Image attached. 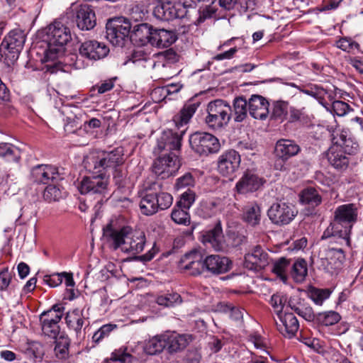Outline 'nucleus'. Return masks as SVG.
<instances>
[{"mask_svg": "<svg viewBox=\"0 0 363 363\" xmlns=\"http://www.w3.org/2000/svg\"><path fill=\"white\" fill-rule=\"evenodd\" d=\"M358 217V208L354 203L342 204L334 211V218L324 231L322 239L331 236L342 238L347 245L350 244V233Z\"/></svg>", "mask_w": 363, "mask_h": 363, "instance_id": "f257e3e1", "label": "nucleus"}, {"mask_svg": "<svg viewBox=\"0 0 363 363\" xmlns=\"http://www.w3.org/2000/svg\"><path fill=\"white\" fill-rule=\"evenodd\" d=\"M104 235L112 243L114 250L121 248L124 252L133 255L141 252L145 244L143 233H132L129 227L115 229L111 225L104 229Z\"/></svg>", "mask_w": 363, "mask_h": 363, "instance_id": "f03ea898", "label": "nucleus"}, {"mask_svg": "<svg viewBox=\"0 0 363 363\" xmlns=\"http://www.w3.org/2000/svg\"><path fill=\"white\" fill-rule=\"evenodd\" d=\"M123 149L121 147L109 152L91 153L84 160V167L89 171L100 172L108 168H116L124 162Z\"/></svg>", "mask_w": 363, "mask_h": 363, "instance_id": "7ed1b4c3", "label": "nucleus"}, {"mask_svg": "<svg viewBox=\"0 0 363 363\" xmlns=\"http://www.w3.org/2000/svg\"><path fill=\"white\" fill-rule=\"evenodd\" d=\"M25 41L26 35L23 30H11L0 45V61L9 67L13 65L18 58Z\"/></svg>", "mask_w": 363, "mask_h": 363, "instance_id": "20e7f679", "label": "nucleus"}, {"mask_svg": "<svg viewBox=\"0 0 363 363\" xmlns=\"http://www.w3.org/2000/svg\"><path fill=\"white\" fill-rule=\"evenodd\" d=\"M208 115L205 118L207 126L214 130H220L226 127L231 118V106L222 99L208 103Z\"/></svg>", "mask_w": 363, "mask_h": 363, "instance_id": "39448f33", "label": "nucleus"}, {"mask_svg": "<svg viewBox=\"0 0 363 363\" xmlns=\"http://www.w3.org/2000/svg\"><path fill=\"white\" fill-rule=\"evenodd\" d=\"M191 149L199 155L216 153L220 150V143L213 135L206 132H196L189 137Z\"/></svg>", "mask_w": 363, "mask_h": 363, "instance_id": "423d86ee", "label": "nucleus"}, {"mask_svg": "<svg viewBox=\"0 0 363 363\" xmlns=\"http://www.w3.org/2000/svg\"><path fill=\"white\" fill-rule=\"evenodd\" d=\"M320 267L326 272L337 274L345 260V252L341 248L327 247L319 252Z\"/></svg>", "mask_w": 363, "mask_h": 363, "instance_id": "0eeeda50", "label": "nucleus"}, {"mask_svg": "<svg viewBox=\"0 0 363 363\" xmlns=\"http://www.w3.org/2000/svg\"><path fill=\"white\" fill-rule=\"evenodd\" d=\"M106 38L116 46H123L130 33V23L123 17L110 19L106 26Z\"/></svg>", "mask_w": 363, "mask_h": 363, "instance_id": "6e6552de", "label": "nucleus"}, {"mask_svg": "<svg viewBox=\"0 0 363 363\" xmlns=\"http://www.w3.org/2000/svg\"><path fill=\"white\" fill-rule=\"evenodd\" d=\"M186 129L174 131L173 130H164L157 139L156 147L154 148V153H171L175 152L178 155L182 145V136Z\"/></svg>", "mask_w": 363, "mask_h": 363, "instance_id": "1a4fd4ad", "label": "nucleus"}, {"mask_svg": "<svg viewBox=\"0 0 363 363\" xmlns=\"http://www.w3.org/2000/svg\"><path fill=\"white\" fill-rule=\"evenodd\" d=\"M48 51L50 53H57L59 48L63 47L71 39L70 32L61 22L55 21L48 26Z\"/></svg>", "mask_w": 363, "mask_h": 363, "instance_id": "9d476101", "label": "nucleus"}, {"mask_svg": "<svg viewBox=\"0 0 363 363\" xmlns=\"http://www.w3.org/2000/svg\"><path fill=\"white\" fill-rule=\"evenodd\" d=\"M181 166L179 155L175 152L162 153L152 164L153 172L162 179L168 178L175 174Z\"/></svg>", "mask_w": 363, "mask_h": 363, "instance_id": "9b49d317", "label": "nucleus"}, {"mask_svg": "<svg viewBox=\"0 0 363 363\" xmlns=\"http://www.w3.org/2000/svg\"><path fill=\"white\" fill-rule=\"evenodd\" d=\"M108 179L103 174L84 177L78 185L82 194L99 197L108 191Z\"/></svg>", "mask_w": 363, "mask_h": 363, "instance_id": "f8f14e48", "label": "nucleus"}, {"mask_svg": "<svg viewBox=\"0 0 363 363\" xmlns=\"http://www.w3.org/2000/svg\"><path fill=\"white\" fill-rule=\"evenodd\" d=\"M297 213L298 211L294 205L284 202L273 203L267 211L269 220L277 225L290 223Z\"/></svg>", "mask_w": 363, "mask_h": 363, "instance_id": "ddd939ff", "label": "nucleus"}, {"mask_svg": "<svg viewBox=\"0 0 363 363\" xmlns=\"http://www.w3.org/2000/svg\"><path fill=\"white\" fill-rule=\"evenodd\" d=\"M30 178L37 184L57 183L63 179L59 169L50 164H38L30 170Z\"/></svg>", "mask_w": 363, "mask_h": 363, "instance_id": "4468645a", "label": "nucleus"}, {"mask_svg": "<svg viewBox=\"0 0 363 363\" xmlns=\"http://www.w3.org/2000/svg\"><path fill=\"white\" fill-rule=\"evenodd\" d=\"M201 242L206 247L212 248L216 252H225L229 249L220 221L212 229L203 233Z\"/></svg>", "mask_w": 363, "mask_h": 363, "instance_id": "2eb2a0df", "label": "nucleus"}, {"mask_svg": "<svg viewBox=\"0 0 363 363\" xmlns=\"http://www.w3.org/2000/svg\"><path fill=\"white\" fill-rule=\"evenodd\" d=\"M240 162L238 152L234 150H227L218 158V171L223 177H230L238 169Z\"/></svg>", "mask_w": 363, "mask_h": 363, "instance_id": "dca6fc26", "label": "nucleus"}, {"mask_svg": "<svg viewBox=\"0 0 363 363\" xmlns=\"http://www.w3.org/2000/svg\"><path fill=\"white\" fill-rule=\"evenodd\" d=\"M269 261V254L261 246L257 245L245 254L244 266L250 270L259 272L264 269Z\"/></svg>", "mask_w": 363, "mask_h": 363, "instance_id": "f3484780", "label": "nucleus"}, {"mask_svg": "<svg viewBox=\"0 0 363 363\" xmlns=\"http://www.w3.org/2000/svg\"><path fill=\"white\" fill-rule=\"evenodd\" d=\"M185 8L180 3L174 2L157 4L154 8V16L162 21H172L175 18H182L184 16Z\"/></svg>", "mask_w": 363, "mask_h": 363, "instance_id": "a211bd4d", "label": "nucleus"}, {"mask_svg": "<svg viewBox=\"0 0 363 363\" xmlns=\"http://www.w3.org/2000/svg\"><path fill=\"white\" fill-rule=\"evenodd\" d=\"M204 267L206 272L218 275L229 272L232 269L233 262L227 257L211 255L204 258Z\"/></svg>", "mask_w": 363, "mask_h": 363, "instance_id": "6ab92c4d", "label": "nucleus"}, {"mask_svg": "<svg viewBox=\"0 0 363 363\" xmlns=\"http://www.w3.org/2000/svg\"><path fill=\"white\" fill-rule=\"evenodd\" d=\"M299 151L300 147L294 141L286 139L278 140L275 145L274 154L278 159L281 160V162L279 163L277 161L275 163L276 168L281 169L283 166L282 162L295 156Z\"/></svg>", "mask_w": 363, "mask_h": 363, "instance_id": "aec40b11", "label": "nucleus"}, {"mask_svg": "<svg viewBox=\"0 0 363 363\" xmlns=\"http://www.w3.org/2000/svg\"><path fill=\"white\" fill-rule=\"evenodd\" d=\"M81 56L89 60H97L105 57L108 52V48L102 43L96 40H86L82 43L79 48Z\"/></svg>", "mask_w": 363, "mask_h": 363, "instance_id": "412c9836", "label": "nucleus"}, {"mask_svg": "<svg viewBox=\"0 0 363 363\" xmlns=\"http://www.w3.org/2000/svg\"><path fill=\"white\" fill-rule=\"evenodd\" d=\"M264 180L257 174L247 170L235 185V190L238 194H247L258 190L262 186Z\"/></svg>", "mask_w": 363, "mask_h": 363, "instance_id": "4be33fe9", "label": "nucleus"}, {"mask_svg": "<svg viewBox=\"0 0 363 363\" xmlns=\"http://www.w3.org/2000/svg\"><path fill=\"white\" fill-rule=\"evenodd\" d=\"M181 267L185 270H189L190 274L196 276L206 272L204 267V259L197 251H193L186 254L180 261Z\"/></svg>", "mask_w": 363, "mask_h": 363, "instance_id": "5701e85b", "label": "nucleus"}, {"mask_svg": "<svg viewBox=\"0 0 363 363\" xmlns=\"http://www.w3.org/2000/svg\"><path fill=\"white\" fill-rule=\"evenodd\" d=\"M77 27L82 30H89L96 24V15L91 7L87 4L80 5L76 13Z\"/></svg>", "mask_w": 363, "mask_h": 363, "instance_id": "b1692460", "label": "nucleus"}, {"mask_svg": "<svg viewBox=\"0 0 363 363\" xmlns=\"http://www.w3.org/2000/svg\"><path fill=\"white\" fill-rule=\"evenodd\" d=\"M279 322H276L277 330L286 337L291 338L297 333L299 323L292 313H285L278 316Z\"/></svg>", "mask_w": 363, "mask_h": 363, "instance_id": "393cba45", "label": "nucleus"}, {"mask_svg": "<svg viewBox=\"0 0 363 363\" xmlns=\"http://www.w3.org/2000/svg\"><path fill=\"white\" fill-rule=\"evenodd\" d=\"M347 155L349 154L338 145L330 146L326 152L330 164L339 171H345L349 166L350 160Z\"/></svg>", "mask_w": 363, "mask_h": 363, "instance_id": "a878e982", "label": "nucleus"}, {"mask_svg": "<svg viewBox=\"0 0 363 363\" xmlns=\"http://www.w3.org/2000/svg\"><path fill=\"white\" fill-rule=\"evenodd\" d=\"M247 102L249 113L252 118L260 120L267 118L269 104L265 98L259 95H252Z\"/></svg>", "mask_w": 363, "mask_h": 363, "instance_id": "bb28decb", "label": "nucleus"}, {"mask_svg": "<svg viewBox=\"0 0 363 363\" xmlns=\"http://www.w3.org/2000/svg\"><path fill=\"white\" fill-rule=\"evenodd\" d=\"M166 349L169 353L178 352L184 350L191 341L189 335H180L176 333L164 334Z\"/></svg>", "mask_w": 363, "mask_h": 363, "instance_id": "cd10ccee", "label": "nucleus"}, {"mask_svg": "<svg viewBox=\"0 0 363 363\" xmlns=\"http://www.w3.org/2000/svg\"><path fill=\"white\" fill-rule=\"evenodd\" d=\"M65 323L69 329L73 330L77 337L82 335V328L85 323L83 310L74 308L68 311L65 316Z\"/></svg>", "mask_w": 363, "mask_h": 363, "instance_id": "c85d7f7f", "label": "nucleus"}, {"mask_svg": "<svg viewBox=\"0 0 363 363\" xmlns=\"http://www.w3.org/2000/svg\"><path fill=\"white\" fill-rule=\"evenodd\" d=\"M176 40L174 34L165 29H153L150 44L157 48H167Z\"/></svg>", "mask_w": 363, "mask_h": 363, "instance_id": "c756f323", "label": "nucleus"}, {"mask_svg": "<svg viewBox=\"0 0 363 363\" xmlns=\"http://www.w3.org/2000/svg\"><path fill=\"white\" fill-rule=\"evenodd\" d=\"M201 102L199 99L193 98L191 99L181 110L179 116L174 119L178 129L184 125H186L193 115L196 111L197 108L200 106Z\"/></svg>", "mask_w": 363, "mask_h": 363, "instance_id": "7c9ffc66", "label": "nucleus"}, {"mask_svg": "<svg viewBox=\"0 0 363 363\" xmlns=\"http://www.w3.org/2000/svg\"><path fill=\"white\" fill-rule=\"evenodd\" d=\"M332 145H338L343 148L349 155L353 154L357 150V145L351 138H347L346 132L335 130L331 135Z\"/></svg>", "mask_w": 363, "mask_h": 363, "instance_id": "2f4dec72", "label": "nucleus"}, {"mask_svg": "<svg viewBox=\"0 0 363 363\" xmlns=\"http://www.w3.org/2000/svg\"><path fill=\"white\" fill-rule=\"evenodd\" d=\"M152 32L151 26L147 23H141L134 26L130 37L132 40L144 45L150 43Z\"/></svg>", "mask_w": 363, "mask_h": 363, "instance_id": "473e14b6", "label": "nucleus"}, {"mask_svg": "<svg viewBox=\"0 0 363 363\" xmlns=\"http://www.w3.org/2000/svg\"><path fill=\"white\" fill-rule=\"evenodd\" d=\"M249 112L248 102L243 96L236 97L233 100L231 118L237 123L242 122Z\"/></svg>", "mask_w": 363, "mask_h": 363, "instance_id": "72a5a7b5", "label": "nucleus"}, {"mask_svg": "<svg viewBox=\"0 0 363 363\" xmlns=\"http://www.w3.org/2000/svg\"><path fill=\"white\" fill-rule=\"evenodd\" d=\"M157 201L155 193H146L140 201L141 213L146 216H152L156 213L158 211Z\"/></svg>", "mask_w": 363, "mask_h": 363, "instance_id": "f704fd0d", "label": "nucleus"}, {"mask_svg": "<svg viewBox=\"0 0 363 363\" xmlns=\"http://www.w3.org/2000/svg\"><path fill=\"white\" fill-rule=\"evenodd\" d=\"M164 334L155 335L147 340L144 345V351L150 355L159 354L166 349Z\"/></svg>", "mask_w": 363, "mask_h": 363, "instance_id": "c9c22d12", "label": "nucleus"}, {"mask_svg": "<svg viewBox=\"0 0 363 363\" xmlns=\"http://www.w3.org/2000/svg\"><path fill=\"white\" fill-rule=\"evenodd\" d=\"M261 217V208L255 203L247 205L243 209L242 218L252 226L259 224Z\"/></svg>", "mask_w": 363, "mask_h": 363, "instance_id": "e433bc0d", "label": "nucleus"}, {"mask_svg": "<svg viewBox=\"0 0 363 363\" xmlns=\"http://www.w3.org/2000/svg\"><path fill=\"white\" fill-rule=\"evenodd\" d=\"M311 115L305 107L298 108L296 106L289 107L288 122L298 123L301 124H308L311 121Z\"/></svg>", "mask_w": 363, "mask_h": 363, "instance_id": "4c0bfd02", "label": "nucleus"}, {"mask_svg": "<svg viewBox=\"0 0 363 363\" xmlns=\"http://www.w3.org/2000/svg\"><path fill=\"white\" fill-rule=\"evenodd\" d=\"M300 201L302 203L315 207L320 204L322 198L315 189L308 187L301 191Z\"/></svg>", "mask_w": 363, "mask_h": 363, "instance_id": "58836bf2", "label": "nucleus"}, {"mask_svg": "<svg viewBox=\"0 0 363 363\" xmlns=\"http://www.w3.org/2000/svg\"><path fill=\"white\" fill-rule=\"evenodd\" d=\"M54 352L59 359H65L69 357L70 340L67 336L60 335L55 338Z\"/></svg>", "mask_w": 363, "mask_h": 363, "instance_id": "ea45409f", "label": "nucleus"}, {"mask_svg": "<svg viewBox=\"0 0 363 363\" xmlns=\"http://www.w3.org/2000/svg\"><path fill=\"white\" fill-rule=\"evenodd\" d=\"M0 156L9 162H18L21 158V151L10 143H0Z\"/></svg>", "mask_w": 363, "mask_h": 363, "instance_id": "a19ab883", "label": "nucleus"}, {"mask_svg": "<svg viewBox=\"0 0 363 363\" xmlns=\"http://www.w3.org/2000/svg\"><path fill=\"white\" fill-rule=\"evenodd\" d=\"M171 218L178 225L187 226L191 223V216L189 210L176 204L172 210Z\"/></svg>", "mask_w": 363, "mask_h": 363, "instance_id": "79ce46f5", "label": "nucleus"}, {"mask_svg": "<svg viewBox=\"0 0 363 363\" xmlns=\"http://www.w3.org/2000/svg\"><path fill=\"white\" fill-rule=\"evenodd\" d=\"M291 309L307 321H316L317 314H315L312 307L306 303L298 302L296 305H291Z\"/></svg>", "mask_w": 363, "mask_h": 363, "instance_id": "37998d69", "label": "nucleus"}, {"mask_svg": "<svg viewBox=\"0 0 363 363\" xmlns=\"http://www.w3.org/2000/svg\"><path fill=\"white\" fill-rule=\"evenodd\" d=\"M341 319L340 315L333 311L318 313L315 323L324 326H330L337 323Z\"/></svg>", "mask_w": 363, "mask_h": 363, "instance_id": "c03bdc74", "label": "nucleus"}, {"mask_svg": "<svg viewBox=\"0 0 363 363\" xmlns=\"http://www.w3.org/2000/svg\"><path fill=\"white\" fill-rule=\"evenodd\" d=\"M289 113V104L286 101H277L274 104L272 118L274 120L283 122L288 120Z\"/></svg>", "mask_w": 363, "mask_h": 363, "instance_id": "a18cd8bd", "label": "nucleus"}, {"mask_svg": "<svg viewBox=\"0 0 363 363\" xmlns=\"http://www.w3.org/2000/svg\"><path fill=\"white\" fill-rule=\"evenodd\" d=\"M157 303L165 307H173L182 302L181 296L176 292L167 293L158 296L156 300Z\"/></svg>", "mask_w": 363, "mask_h": 363, "instance_id": "49530a36", "label": "nucleus"}, {"mask_svg": "<svg viewBox=\"0 0 363 363\" xmlns=\"http://www.w3.org/2000/svg\"><path fill=\"white\" fill-rule=\"evenodd\" d=\"M135 357L127 352V347H121L115 350L111 354V357L106 361L111 360L113 362H120L121 363H133Z\"/></svg>", "mask_w": 363, "mask_h": 363, "instance_id": "de8ad7c7", "label": "nucleus"}, {"mask_svg": "<svg viewBox=\"0 0 363 363\" xmlns=\"http://www.w3.org/2000/svg\"><path fill=\"white\" fill-rule=\"evenodd\" d=\"M307 273V264L304 259H298L294 263L291 274L296 281H303Z\"/></svg>", "mask_w": 363, "mask_h": 363, "instance_id": "09e8293b", "label": "nucleus"}, {"mask_svg": "<svg viewBox=\"0 0 363 363\" xmlns=\"http://www.w3.org/2000/svg\"><path fill=\"white\" fill-rule=\"evenodd\" d=\"M289 266V261L284 257H281L273 264L272 272L277 274L283 281L287 280L286 271Z\"/></svg>", "mask_w": 363, "mask_h": 363, "instance_id": "8fccbe9b", "label": "nucleus"}, {"mask_svg": "<svg viewBox=\"0 0 363 363\" xmlns=\"http://www.w3.org/2000/svg\"><path fill=\"white\" fill-rule=\"evenodd\" d=\"M302 92L304 94L313 96L325 108H327V104L325 101V96L328 94V91L322 87L314 86L310 87L309 89H303Z\"/></svg>", "mask_w": 363, "mask_h": 363, "instance_id": "3c124183", "label": "nucleus"}, {"mask_svg": "<svg viewBox=\"0 0 363 363\" xmlns=\"http://www.w3.org/2000/svg\"><path fill=\"white\" fill-rule=\"evenodd\" d=\"M237 148L243 156L247 157L255 155L257 151L256 143L248 140L240 141L237 145Z\"/></svg>", "mask_w": 363, "mask_h": 363, "instance_id": "603ef678", "label": "nucleus"}, {"mask_svg": "<svg viewBox=\"0 0 363 363\" xmlns=\"http://www.w3.org/2000/svg\"><path fill=\"white\" fill-rule=\"evenodd\" d=\"M43 198L48 202L57 201L62 198V193L57 186L50 184L44 190Z\"/></svg>", "mask_w": 363, "mask_h": 363, "instance_id": "864d4df0", "label": "nucleus"}, {"mask_svg": "<svg viewBox=\"0 0 363 363\" xmlns=\"http://www.w3.org/2000/svg\"><path fill=\"white\" fill-rule=\"evenodd\" d=\"M43 333L50 337H57L60 333V326L58 323L48 321V320H40Z\"/></svg>", "mask_w": 363, "mask_h": 363, "instance_id": "5fc2aeb1", "label": "nucleus"}, {"mask_svg": "<svg viewBox=\"0 0 363 363\" xmlns=\"http://www.w3.org/2000/svg\"><path fill=\"white\" fill-rule=\"evenodd\" d=\"M115 328H116V325L115 324H105L102 325L93 335V342H94L95 343L100 342L105 337H108L111 332H112Z\"/></svg>", "mask_w": 363, "mask_h": 363, "instance_id": "6e6d98bb", "label": "nucleus"}, {"mask_svg": "<svg viewBox=\"0 0 363 363\" xmlns=\"http://www.w3.org/2000/svg\"><path fill=\"white\" fill-rule=\"evenodd\" d=\"M195 193L188 189L180 196L179 200L177 201L176 205L189 210L195 201Z\"/></svg>", "mask_w": 363, "mask_h": 363, "instance_id": "4d7b16f0", "label": "nucleus"}, {"mask_svg": "<svg viewBox=\"0 0 363 363\" xmlns=\"http://www.w3.org/2000/svg\"><path fill=\"white\" fill-rule=\"evenodd\" d=\"M330 290L328 289H313L311 291L310 296L315 304L320 306L325 300L330 297Z\"/></svg>", "mask_w": 363, "mask_h": 363, "instance_id": "13d9d810", "label": "nucleus"}, {"mask_svg": "<svg viewBox=\"0 0 363 363\" xmlns=\"http://www.w3.org/2000/svg\"><path fill=\"white\" fill-rule=\"evenodd\" d=\"M156 194V199L158 201V211L165 210L169 208L173 202L172 196L167 192L155 193Z\"/></svg>", "mask_w": 363, "mask_h": 363, "instance_id": "bf43d9fd", "label": "nucleus"}, {"mask_svg": "<svg viewBox=\"0 0 363 363\" xmlns=\"http://www.w3.org/2000/svg\"><path fill=\"white\" fill-rule=\"evenodd\" d=\"M151 58V52L147 51L146 48L140 47L135 49L131 54L130 60L133 63L139 62H147Z\"/></svg>", "mask_w": 363, "mask_h": 363, "instance_id": "052dcab7", "label": "nucleus"}, {"mask_svg": "<svg viewBox=\"0 0 363 363\" xmlns=\"http://www.w3.org/2000/svg\"><path fill=\"white\" fill-rule=\"evenodd\" d=\"M26 353L35 361H40L44 355L43 347L40 342H33L27 349Z\"/></svg>", "mask_w": 363, "mask_h": 363, "instance_id": "680f3d73", "label": "nucleus"}, {"mask_svg": "<svg viewBox=\"0 0 363 363\" xmlns=\"http://www.w3.org/2000/svg\"><path fill=\"white\" fill-rule=\"evenodd\" d=\"M336 46L345 52H350L358 50L359 45L351 38H342L336 42Z\"/></svg>", "mask_w": 363, "mask_h": 363, "instance_id": "e2e57ef3", "label": "nucleus"}, {"mask_svg": "<svg viewBox=\"0 0 363 363\" xmlns=\"http://www.w3.org/2000/svg\"><path fill=\"white\" fill-rule=\"evenodd\" d=\"M326 108L333 112L334 114L338 116H344L348 113L350 110V106L344 101H335L333 102L330 108L328 107Z\"/></svg>", "mask_w": 363, "mask_h": 363, "instance_id": "0e129e2a", "label": "nucleus"}, {"mask_svg": "<svg viewBox=\"0 0 363 363\" xmlns=\"http://www.w3.org/2000/svg\"><path fill=\"white\" fill-rule=\"evenodd\" d=\"M285 302L286 298L280 294H277L272 296L269 303L278 316L281 315Z\"/></svg>", "mask_w": 363, "mask_h": 363, "instance_id": "69168bd1", "label": "nucleus"}, {"mask_svg": "<svg viewBox=\"0 0 363 363\" xmlns=\"http://www.w3.org/2000/svg\"><path fill=\"white\" fill-rule=\"evenodd\" d=\"M194 179L191 173H186L183 176L179 177L174 184L175 189L177 190L188 186H194Z\"/></svg>", "mask_w": 363, "mask_h": 363, "instance_id": "338daca9", "label": "nucleus"}, {"mask_svg": "<svg viewBox=\"0 0 363 363\" xmlns=\"http://www.w3.org/2000/svg\"><path fill=\"white\" fill-rule=\"evenodd\" d=\"M62 317V313H57L53 311H43L40 316V320H48V321L58 323Z\"/></svg>", "mask_w": 363, "mask_h": 363, "instance_id": "774afa93", "label": "nucleus"}]
</instances>
